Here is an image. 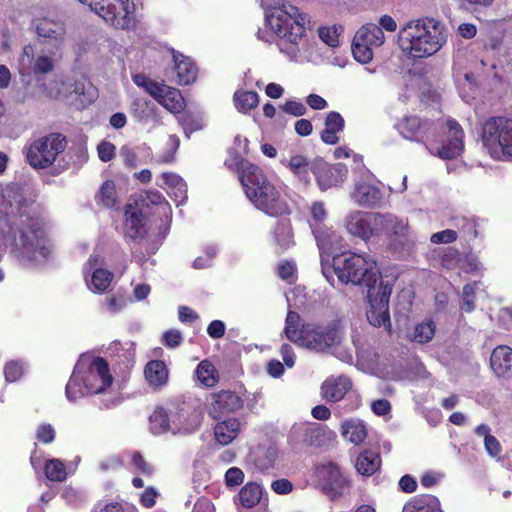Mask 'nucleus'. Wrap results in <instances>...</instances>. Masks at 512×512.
<instances>
[{
  "mask_svg": "<svg viewBox=\"0 0 512 512\" xmlns=\"http://www.w3.org/2000/svg\"><path fill=\"white\" fill-rule=\"evenodd\" d=\"M234 103L239 112L247 113L258 105L259 96L253 91H236Z\"/></svg>",
  "mask_w": 512,
  "mask_h": 512,
  "instance_id": "nucleus-45",
  "label": "nucleus"
},
{
  "mask_svg": "<svg viewBox=\"0 0 512 512\" xmlns=\"http://www.w3.org/2000/svg\"><path fill=\"white\" fill-rule=\"evenodd\" d=\"M480 135L484 148L493 159L512 158V119L490 117L483 122Z\"/></svg>",
  "mask_w": 512,
  "mask_h": 512,
  "instance_id": "nucleus-9",
  "label": "nucleus"
},
{
  "mask_svg": "<svg viewBox=\"0 0 512 512\" xmlns=\"http://www.w3.org/2000/svg\"><path fill=\"white\" fill-rule=\"evenodd\" d=\"M490 366L498 377L512 374V348L506 345L497 346L490 357Z\"/></svg>",
  "mask_w": 512,
  "mask_h": 512,
  "instance_id": "nucleus-26",
  "label": "nucleus"
},
{
  "mask_svg": "<svg viewBox=\"0 0 512 512\" xmlns=\"http://www.w3.org/2000/svg\"><path fill=\"white\" fill-rule=\"evenodd\" d=\"M282 110L285 113L291 114L295 117L302 116L306 113L307 109L305 105L300 101L290 100L287 101L283 106Z\"/></svg>",
  "mask_w": 512,
  "mask_h": 512,
  "instance_id": "nucleus-62",
  "label": "nucleus"
},
{
  "mask_svg": "<svg viewBox=\"0 0 512 512\" xmlns=\"http://www.w3.org/2000/svg\"><path fill=\"white\" fill-rule=\"evenodd\" d=\"M396 128L403 138L425 144L431 154L441 159L456 158L464 151V131L454 119L430 121L410 116Z\"/></svg>",
  "mask_w": 512,
  "mask_h": 512,
  "instance_id": "nucleus-3",
  "label": "nucleus"
},
{
  "mask_svg": "<svg viewBox=\"0 0 512 512\" xmlns=\"http://www.w3.org/2000/svg\"><path fill=\"white\" fill-rule=\"evenodd\" d=\"M244 405V401L237 393L230 390H223L212 393L208 399V413L214 419L220 418L222 415L233 413L240 410Z\"/></svg>",
  "mask_w": 512,
  "mask_h": 512,
  "instance_id": "nucleus-22",
  "label": "nucleus"
},
{
  "mask_svg": "<svg viewBox=\"0 0 512 512\" xmlns=\"http://www.w3.org/2000/svg\"><path fill=\"white\" fill-rule=\"evenodd\" d=\"M381 465L380 456L373 451H364L356 459L355 468L363 476L373 475Z\"/></svg>",
  "mask_w": 512,
  "mask_h": 512,
  "instance_id": "nucleus-37",
  "label": "nucleus"
},
{
  "mask_svg": "<svg viewBox=\"0 0 512 512\" xmlns=\"http://www.w3.org/2000/svg\"><path fill=\"white\" fill-rule=\"evenodd\" d=\"M45 90L49 97L66 101L77 109H84L97 97L96 88L84 79L55 78Z\"/></svg>",
  "mask_w": 512,
  "mask_h": 512,
  "instance_id": "nucleus-11",
  "label": "nucleus"
},
{
  "mask_svg": "<svg viewBox=\"0 0 512 512\" xmlns=\"http://www.w3.org/2000/svg\"><path fill=\"white\" fill-rule=\"evenodd\" d=\"M262 495V487L255 482H249L241 488L238 497L243 507L253 508L260 502Z\"/></svg>",
  "mask_w": 512,
  "mask_h": 512,
  "instance_id": "nucleus-40",
  "label": "nucleus"
},
{
  "mask_svg": "<svg viewBox=\"0 0 512 512\" xmlns=\"http://www.w3.org/2000/svg\"><path fill=\"white\" fill-rule=\"evenodd\" d=\"M341 26H322L318 29L319 38L330 47L339 45V31Z\"/></svg>",
  "mask_w": 512,
  "mask_h": 512,
  "instance_id": "nucleus-50",
  "label": "nucleus"
},
{
  "mask_svg": "<svg viewBox=\"0 0 512 512\" xmlns=\"http://www.w3.org/2000/svg\"><path fill=\"white\" fill-rule=\"evenodd\" d=\"M354 161L361 167L355 169L353 187L349 194L351 201L362 208L381 207L385 201V196L380 187V181L364 167L361 156L354 155Z\"/></svg>",
  "mask_w": 512,
  "mask_h": 512,
  "instance_id": "nucleus-10",
  "label": "nucleus"
},
{
  "mask_svg": "<svg viewBox=\"0 0 512 512\" xmlns=\"http://www.w3.org/2000/svg\"><path fill=\"white\" fill-rule=\"evenodd\" d=\"M457 87L460 97L468 104L476 98L478 88L473 74L465 73L462 78L457 79Z\"/></svg>",
  "mask_w": 512,
  "mask_h": 512,
  "instance_id": "nucleus-43",
  "label": "nucleus"
},
{
  "mask_svg": "<svg viewBox=\"0 0 512 512\" xmlns=\"http://www.w3.org/2000/svg\"><path fill=\"white\" fill-rule=\"evenodd\" d=\"M172 410L156 409L150 416V427L154 434L172 432Z\"/></svg>",
  "mask_w": 512,
  "mask_h": 512,
  "instance_id": "nucleus-39",
  "label": "nucleus"
},
{
  "mask_svg": "<svg viewBox=\"0 0 512 512\" xmlns=\"http://www.w3.org/2000/svg\"><path fill=\"white\" fill-rule=\"evenodd\" d=\"M328 210L323 201H313L309 207L308 223L311 231L327 225Z\"/></svg>",
  "mask_w": 512,
  "mask_h": 512,
  "instance_id": "nucleus-42",
  "label": "nucleus"
},
{
  "mask_svg": "<svg viewBox=\"0 0 512 512\" xmlns=\"http://www.w3.org/2000/svg\"><path fill=\"white\" fill-rule=\"evenodd\" d=\"M314 481L321 490L331 499L344 494L349 487L348 479L342 474L340 468L332 463H321L314 469Z\"/></svg>",
  "mask_w": 512,
  "mask_h": 512,
  "instance_id": "nucleus-16",
  "label": "nucleus"
},
{
  "mask_svg": "<svg viewBox=\"0 0 512 512\" xmlns=\"http://www.w3.org/2000/svg\"><path fill=\"white\" fill-rule=\"evenodd\" d=\"M112 384L108 363L101 357L83 354L66 385V398L76 402L89 395H100L102 407L110 409L121 402L119 393L112 390Z\"/></svg>",
  "mask_w": 512,
  "mask_h": 512,
  "instance_id": "nucleus-4",
  "label": "nucleus"
},
{
  "mask_svg": "<svg viewBox=\"0 0 512 512\" xmlns=\"http://www.w3.org/2000/svg\"><path fill=\"white\" fill-rule=\"evenodd\" d=\"M175 72L180 85H189L196 79L197 68L188 57L179 53L173 54Z\"/></svg>",
  "mask_w": 512,
  "mask_h": 512,
  "instance_id": "nucleus-32",
  "label": "nucleus"
},
{
  "mask_svg": "<svg viewBox=\"0 0 512 512\" xmlns=\"http://www.w3.org/2000/svg\"><path fill=\"white\" fill-rule=\"evenodd\" d=\"M56 431L49 423H42L36 429V438L39 442L49 444L54 441Z\"/></svg>",
  "mask_w": 512,
  "mask_h": 512,
  "instance_id": "nucleus-55",
  "label": "nucleus"
},
{
  "mask_svg": "<svg viewBox=\"0 0 512 512\" xmlns=\"http://www.w3.org/2000/svg\"><path fill=\"white\" fill-rule=\"evenodd\" d=\"M24 374V366L19 361H10L4 366L5 380L9 383L19 380Z\"/></svg>",
  "mask_w": 512,
  "mask_h": 512,
  "instance_id": "nucleus-53",
  "label": "nucleus"
},
{
  "mask_svg": "<svg viewBox=\"0 0 512 512\" xmlns=\"http://www.w3.org/2000/svg\"><path fill=\"white\" fill-rule=\"evenodd\" d=\"M66 140L61 134L52 133L29 142L25 148L27 162L35 169L51 166L65 150Z\"/></svg>",
  "mask_w": 512,
  "mask_h": 512,
  "instance_id": "nucleus-12",
  "label": "nucleus"
},
{
  "mask_svg": "<svg viewBox=\"0 0 512 512\" xmlns=\"http://www.w3.org/2000/svg\"><path fill=\"white\" fill-rule=\"evenodd\" d=\"M352 389V381L346 375L330 376L321 385L322 397L330 402H338Z\"/></svg>",
  "mask_w": 512,
  "mask_h": 512,
  "instance_id": "nucleus-25",
  "label": "nucleus"
},
{
  "mask_svg": "<svg viewBox=\"0 0 512 512\" xmlns=\"http://www.w3.org/2000/svg\"><path fill=\"white\" fill-rule=\"evenodd\" d=\"M133 82L144 88L160 105L172 113H179L184 108V98L176 88L157 83L143 74L133 76Z\"/></svg>",
  "mask_w": 512,
  "mask_h": 512,
  "instance_id": "nucleus-14",
  "label": "nucleus"
},
{
  "mask_svg": "<svg viewBox=\"0 0 512 512\" xmlns=\"http://www.w3.org/2000/svg\"><path fill=\"white\" fill-rule=\"evenodd\" d=\"M183 337L179 330L171 329L163 334L162 342L168 348H176L182 343Z\"/></svg>",
  "mask_w": 512,
  "mask_h": 512,
  "instance_id": "nucleus-59",
  "label": "nucleus"
},
{
  "mask_svg": "<svg viewBox=\"0 0 512 512\" xmlns=\"http://www.w3.org/2000/svg\"><path fill=\"white\" fill-rule=\"evenodd\" d=\"M380 217L378 234L380 232H387L399 238L405 239L408 237L409 226L407 220L390 213H380Z\"/></svg>",
  "mask_w": 512,
  "mask_h": 512,
  "instance_id": "nucleus-29",
  "label": "nucleus"
},
{
  "mask_svg": "<svg viewBox=\"0 0 512 512\" xmlns=\"http://www.w3.org/2000/svg\"><path fill=\"white\" fill-rule=\"evenodd\" d=\"M374 47L368 45L363 41H357V37L354 36L352 43V53L356 61L360 63H368L373 58Z\"/></svg>",
  "mask_w": 512,
  "mask_h": 512,
  "instance_id": "nucleus-49",
  "label": "nucleus"
},
{
  "mask_svg": "<svg viewBox=\"0 0 512 512\" xmlns=\"http://www.w3.org/2000/svg\"><path fill=\"white\" fill-rule=\"evenodd\" d=\"M312 234L315 237L320 251L322 259V273L327 280H330V267H327L324 264L323 255L327 254L329 256L331 253L341 250L344 246V238L337 230L328 225L313 231Z\"/></svg>",
  "mask_w": 512,
  "mask_h": 512,
  "instance_id": "nucleus-21",
  "label": "nucleus"
},
{
  "mask_svg": "<svg viewBox=\"0 0 512 512\" xmlns=\"http://www.w3.org/2000/svg\"><path fill=\"white\" fill-rule=\"evenodd\" d=\"M33 26L40 38L53 43L56 51L62 48L66 39V28L62 21L50 17L36 18Z\"/></svg>",
  "mask_w": 512,
  "mask_h": 512,
  "instance_id": "nucleus-23",
  "label": "nucleus"
},
{
  "mask_svg": "<svg viewBox=\"0 0 512 512\" xmlns=\"http://www.w3.org/2000/svg\"><path fill=\"white\" fill-rule=\"evenodd\" d=\"M97 198L105 207L117 208L119 206V201L114 181L106 180L101 185Z\"/></svg>",
  "mask_w": 512,
  "mask_h": 512,
  "instance_id": "nucleus-44",
  "label": "nucleus"
},
{
  "mask_svg": "<svg viewBox=\"0 0 512 512\" xmlns=\"http://www.w3.org/2000/svg\"><path fill=\"white\" fill-rule=\"evenodd\" d=\"M380 213L351 210L343 218L344 229L352 236L368 241L378 234Z\"/></svg>",
  "mask_w": 512,
  "mask_h": 512,
  "instance_id": "nucleus-17",
  "label": "nucleus"
},
{
  "mask_svg": "<svg viewBox=\"0 0 512 512\" xmlns=\"http://www.w3.org/2000/svg\"><path fill=\"white\" fill-rule=\"evenodd\" d=\"M282 163L286 165L299 180L304 183L310 181L309 171L312 172V161H309L304 154L296 152L291 153L289 158L282 160Z\"/></svg>",
  "mask_w": 512,
  "mask_h": 512,
  "instance_id": "nucleus-31",
  "label": "nucleus"
},
{
  "mask_svg": "<svg viewBox=\"0 0 512 512\" xmlns=\"http://www.w3.org/2000/svg\"><path fill=\"white\" fill-rule=\"evenodd\" d=\"M244 480V473L238 467H231L225 473V482L227 486L234 487L240 485Z\"/></svg>",
  "mask_w": 512,
  "mask_h": 512,
  "instance_id": "nucleus-58",
  "label": "nucleus"
},
{
  "mask_svg": "<svg viewBox=\"0 0 512 512\" xmlns=\"http://www.w3.org/2000/svg\"><path fill=\"white\" fill-rule=\"evenodd\" d=\"M272 235L276 249L280 252L289 249L295 244L291 222L288 219L278 221Z\"/></svg>",
  "mask_w": 512,
  "mask_h": 512,
  "instance_id": "nucleus-35",
  "label": "nucleus"
},
{
  "mask_svg": "<svg viewBox=\"0 0 512 512\" xmlns=\"http://www.w3.org/2000/svg\"><path fill=\"white\" fill-rule=\"evenodd\" d=\"M120 157L123 159L125 166L135 168L138 165V157L134 149L129 146H122L120 149Z\"/></svg>",
  "mask_w": 512,
  "mask_h": 512,
  "instance_id": "nucleus-61",
  "label": "nucleus"
},
{
  "mask_svg": "<svg viewBox=\"0 0 512 512\" xmlns=\"http://www.w3.org/2000/svg\"><path fill=\"white\" fill-rule=\"evenodd\" d=\"M313 431L312 423L294 424L290 430L289 437L294 441L306 442Z\"/></svg>",
  "mask_w": 512,
  "mask_h": 512,
  "instance_id": "nucleus-52",
  "label": "nucleus"
},
{
  "mask_svg": "<svg viewBox=\"0 0 512 512\" xmlns=\"http://www.w3.org/2000/svg\"><path fill=\"white\" fill-rule=\"evenodd\" d=\"M162 183L158 184L166 190L168 195L177 203L183 204L187 199V185L185 181L175 173H162Z\"/></svg>",
  "mask_w": 512,
  "mask_h": 512,
  "instance_id": "nucleus-27",
  "label": "nucleus"
},
{
  "mask_svg": "<svg viewBox=\"0 0 512 512\" xmlns=\"http://www.w3.org/2000/svg\"><path fill=\"white\" fill-rule=\"evenodd\" d=\"M53 51H36L32 45L24 46L18 58V72L21 76L46 75L55 68Z\"/></svg>",
  "mask_w": 512,
  "mask_h": 512,
  "instance_id": "nucleus-15",
  "label": "nucleus"
},
{
  "mask_svg": "<svg viewBox=\"0 0 512 512\" xmlns=\"http://www.w3.org/2000/svg\"><path fill=\"white\" fill-rule=\"evenodd\" d=\"M131 463L133 467L144 475H151L153 472L152 467L144 460L142 455L134 452L131 456Z\"/></svg>",
  "mask_w": 512,
  "mask_h": 512,
  "instance_id": "nucleus-60",
  "label": "nucleus"
},
{
  "mask_svg": "<svg viewBox=\"0 0 512 512\" xmlns=\"http://www.w3.org/2000/svg\"><path fill=\"white\" fill-rule=\"evenodd\" d=\"M391 292V285L380 281L378 285L370 287L367 293L370 305L367 311L369 323L375 327L383 326L388 332H391L389 315V298Z\"/></svg>",
  "mask_w": 512,
  "mask_h": 512,
  "instance_id": "nucleus-13",
  "label": "nucleus"
},
{
  "mask_svg": "<svg viewBox=\"0 0 512 512\" xmlns=\"http://www.w3.org/2000/svg\"><path fill=\"white\" fill-rule=\"evenodd\" d=\"M435 328V324L431 320L419 323L415 326L412 334L409 336L410 340L420 344L428 343L434 337Z\"/></svg>",
  "mask_w": 512,
  "mask_h": 512,
  "instance_id": "nucleus-47",
  "label": "nucleus"
},
{
  "mask_svg": "<svg viewBox=\"0 0 512 512\" xmlns=\"http://www.w3.org/2000/svg\"><path fill=\"white\" fill-rule=\"evenodd\" d=\"M103 260L98 255H91L84 265L83 274L87 287L95 293H103L110 286L113 274L102 268Z\"/></svg>",
  "mask_w": 512,
  "mask_h": 512,
  "instance_id": "nucleus-20",
  "label": "nucleus"
},
{
  "mask_svg": "<svg viewBox=\"0 0 512 512\" xmlns=\"http://www.w3.org/2000/svg\"><path fill=\"white\" fill-rule=\"evenodd\" d=\"M341 435L347 441L359 445L367 437V428L365 423L360 419H347L341 424Z\"/></svg>",
  "mask_w": 512,
  "mask_h": 512,
  "instance_id": "nucleus-34",
  "label": "nucleus"
},
{
  "mask_svg": "<svg viewBox=\"0 0 512 512\" xmlns=\"http://www.w3.org/2000/svg\"><path fill=\"white\" fill-rule=\"evenodd\" d=\"M355 36L357 41H363L374 48L380 47L385 41L383 31L378 25L373 23L363 25L356 32Z\"/></svg>",
  "mask_w": 512,
  "mask_h": 512,
  "instance_id": "nucleus-38",
  "label": "nucleus"
},
{
  "mask_svg": "<svg viewBox=\"0 0 512 512\" xmlns=\"http://www.w3.org/2000/svg\"><path fill=\"white\" fill-rule=\"evenodd\" d=\"M477 283H469L463 287L462 301L460 309L466 313H470L475 309V292Z\"/></svg>",
  "mask_w": 512,
  "mask_h": 512,
  "instance_id": "nucleus-51",
  "label": "nucleus"
},
{
  "mask_svg": "<svg viewBox=\"0 0 512 512\" xmlns=\"http://www.w3.org/2000/svg\"><path fill=\"white\" fill-rule=\"evenodd\" d=\"M150 111V103L144 99L137 98L131 104V112L138 121L146 120Z\"/></svg>",
  "mask_w": 512,
  "mask_h": 512,
  "instance_id": "nucleus-54",
  "label": "nucleus"
},
{
  "mask_svg": "<svg viewBox=\"0 0 512 512\" xmlns=\"http://www.w3.org/2000/svg\"><path fill=\"white\" fill-rule=\"evenodd\" d=\"M445 25L431 17L410 20L398 33L400 50L409 58L421 59L436 54L447 42Z\"/></svg>",
  "mask_w": 512,
  "mask_h": 512,
  "instance_id": "nucleus-5",
  "label": "nucleus"
},
{
  "mask_svg": "<svg viewBox=\"0 0 512 512\" xmlns=\"http://www.w3.org/2000/svg\"><path fill=\"white\" fill-rule=\"evenodd\" d=\"M204 418L203 409L191 405H182L172 410V433L189 435L195 433Z\"/></svg>",
  "mask_w": 512,
  "mask_h": 512,
  "instance_id": "nucleus-19",
  "label": "nucleus"
},
{
  "mask_svg": "<svg viewBox=\"0 0 512 512\" xmlns=\"http://www.w3.org/2000/svg\"><path fill=\"white\" fill-rule=\"evenodd\" d=\"M198 380L206 387H212L218 382V373L209 361H202L196 368Z\"/></svg>",
  "mask_w": 512,
  "mask_h": 512,
  "instance_id": "nucleus-46",
  "label": "nucleus"
},
{
  "mask_svg": "<svg viewBox=\"0 0 512 512\" xmlns=\"http://www.w3.org/2000/svg\"><path fill=\"white\" fill-rule=\"evenodd\" d=\"M146 217L147 213L143 211L142 207L129 203L125 208V236L133 240L142 239L147 233Z\"/></svg>",
  "mask_w": 512,
  "mask_h": 512,
  "instance_id": "nucleus-24",
  "label": "nucleus"
},
{
  "mask_svg": "<svg viewBox=\"0 0 512 512\" xmlns=\"http://www.w3.org/2000/svg\"><path fill=\"white\" fill-rule=\"evenodd\" d=\"M45 475L47 479L54 482H62L67 478L64 463L59 459H50L45 463Z\"/></svg>",
  "mask_w": 512,
  "mask_h": 512,
  "instance_id": "nucleus-48",
  "label": "nucleus"
},
{
  "mask_svg": "<svg viewBox=\"0 0 512 512\" xmlns=\"http://www.w3.org/2000/svg\"><path fill=\"white\" fill-rule=\"evenodd\" d=\"M144 375L151 386L159 387L167 382L168 370L161 360H152L146 364Z\"/></svg>",
  "mask_w": 512,
  "mask_h": 512,
  "instance_id": "nucleus-36",
  "label": "nucleus"
},
{
  "mask_svg": "<svg viewBox=\"0 0 512 512\" xmlns=\"http://www.w3.org/2000/svg\"><path fill=\"white\" fill-rule=\"evenodd\" d=\"M133 205H139L147 214L150 205H152L155 207V212L165 215L167 219L171 218V207L164 196L157 190L147 191L145 196Z\"/></svg>",
  "mask_w": 512,
  "mask_h": 512,
  "instance_id": "nucleus-33",
  "label": "nucleus"
},
{
  "mask_svg": "<svg viewBox=\"0 0 512 512\" xmlns=\"http://www.w3.org/2000/svg\"><path fill=\"white\" fill-rule=\"evenodd\" d=\"M0 216V235L21 264L38 267L49 260L53 245L48 237V222L27 189L0 183Z\"/></svg>",
  "mask_w": 512,
  "mask_h": 512,
  "instance_id": "nucleus-1",
  "label": "nucleus"
},
{
  "mask_svg": "<svg viewBox=\"0 0 512 512\" xmlns=\"http://www.w3.org/2000/svg\"><path fill=\"white\" fill-rule=\"evenodd\" d=\"M332 270L338 280L345 284L365 285L370 289L382 281L375 260L367 254L344 253L336 256L333 258ZM328 281L334 285L331 270Z\"/></svg>",
  "mask_w": 512,
  "mask_h": 512,
  "instance_id": "nucleus-8",
  "label": "nucleus"
},
{
  "mask_svg": "<svg viewBox=\"0 0 512 512\" xmlns=\"http://www.w3.org/2000/svg\"><path fill=\"white\" fill-rule=\"evenodd\" d=\"M98 157L103 162H109L115 156L116 147L108 141H102L97 146Z\"/></svg>",
  "mask_w": 512,
  "mask_h": 512,
  "instance_id": "nucleus-57",
  "label": "nucleus"
},
{
  "mask_svg": "<svg viewBox=\"0 0 512 512\" xmlns=\"http://www.w3.org/2000/svg\"><path fill=\"white\" fill-rule=\"evenodd\" d=\"M402 512H442L436 497L426 496L416 498L403 507Z\"/></svg>",
  "mask_w": 512,
  "mask_h": 512,
  "instance_id": "nucleus-41",
  "label": "nucleus"
},
{
  "mask_svg": "<svg viewBox=\"0 0 512 512\" xmlns=\"http://www.w3.org/2000/svg\"><path fill=\"white\" fill-rule=\"evenodd\" d=\"M299 320V314L289 310L284 331L286 337L300 347L316 353H327L343 340L344 332L338 321L299 325Z\"/></svg>",
  "mask_w": 512,
  "mask_h": 512,
  "instance_id": "nucleus-7",
  "label": "nucleus"
},
{
  "mask_svg": "<svg viewBox=\"0 0 512 512\" xmlns=\"http://www.w3.org/2000/svg\"><path fill=\"white\" fill-rule=\"evenodd\" d=\"M239 179L247 198L256 209L271 217L290 214L285 195L268 181L259 167L242 161L239 167Z\"/></svg>",
  "mask_w": 512,
  "mask_h": 512,
  "instance_id": "nucleus-6",
  "label": "nucleus"
},
{
  "mask_svg": "<svg viewBox=\"0 0 512 512\" xmlns=\"http://www.w3.org/2000/svg\"><path fill=\"white\" fill-rule=\"evenodd\" d=\"M241 427V421L234 417L218 422L214 427L215 440L221 445H228L238 436Z\"/></svg>",
  "mask_w": 512,
  "mask_h": 512,
  "instance_id": "nucleus-30",
  "label": "nucleus"
},
{
  "mask_svg": "<svg viewBox=\"0 0 512 512\" xmlns=\"http://www.w3.org/2000/svg\"><path fill=\"white\" fill-rule=\"evenodd\" d=\"M271 489L279 495H286L292 492L293 484L285 478L277 479L271 483Z\"/></svg>",
  "mask_w": 512,
  "mask_h": 512,
  "instance_id": "nucleus-64",
  "label": "nucleus"
},
{
  "mask_svg": "<svg viewBox=\"0 0 512 512\" xmlns=\"http://www.w3.org/2000/svg\"><path fill=\"white\" fill-rule=\"evenodd\" d=\"M265 23L281 39L280 52L291 61L304 63L316 54V42L310 39L306 28L310 23L308 15L286 0H261Z\"/></svg>",
  "mask_w": 512,
  "mask_h": 512,
  "instance_id": "nucleus-2",
  "label": "nucleus"
},
{
  "mask_svg": "<svg viewBox=\"0 0 512 512\" xmlns=\"http://www.w3.org/2000/svg\"><path fill=\"white\" fill-rule=\"evenodd\" d=\"M168 151L165 152L159 159L162 163H170L174 160L175 153L179 148V139L171 135L168 140Z\"/></svg>",
  "mask_w": 512,
  "mask_h": 512,
  "instance_id": "nucleus-63",
  "label": "nucleus"
},
{
  "mask_svg": "<svg viewBox=\"0 0 512 512\" xmlns=\"http://www.w3.org/2000/svg\"><path fill=\"white\" fill-rule=\"evenodd\" d=\"M312 173L321 191L342 186L348 176V169L342 163L329 164L323 159L312 160Z\"/></svg>",
  "mask_w": 512,
  "mask_h": 512,
  "instance_id": "nucleus-18",
  "label": "nucleus"
},
{
  "mask_svg": "<svg viewBox=\"0 0 512 512\" xmlns=\"http://www.w3.org/2000/svg\"><path fill=\"white\" fill-rule=\"evenodd\" d=\"M179 122L182 125L184 132L187 137L197 130L202 129L203 123L199 119H194L189 115H183L179 118Z\"/></svg>",
  "mask_w": 512,
  "mask_h": 512,
  "instance_id": "nucleus-56",
  "label": "nucleus"
},
{
  "mask_svg": "<svg viewBox=\"0 0 512 512\" xmlns=\"http://www.w3.org/2000/svg\"><path fill=\"white\" fill-rule=\"evenodd\" d=\"M345 121L340 113L330 111L324 121V129L320 133L321 140L328 145H335L339 142V134L344 130Z\"/></svg>",
  "mask_w": 512,
  "mask_h": 512,
  "instance_id": "nucleus-28",
  "label": "nucleus"
}]
</instances>
